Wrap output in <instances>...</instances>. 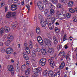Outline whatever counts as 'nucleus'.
I'll list each match as a JSON object with an SVG mask.
<instances>
[{"instance_id": "nucleus-1", "label": "nucleus", "mask_w": 77, "mask_h": 77, "mask_svg": "<svg viewBox=\"0 0 77 77\" xmlns=\"http://www.w3.org/2000/svg\"><path fill=\"white\" fill-rule=\"evenodd\" d=\"M41 51L42 52V53L43 55H45L46 54H47V53H51V54H53L54 52V49L52 48H49L48 50H46L45 49H42Z\"/></svg>"}, {"instance_id": "nucleus-2", "label": "nucleus", "mask_w": 77, "mask_h": 77, "mask_svg": "<svg viewBox=\"0 0 77 77\" xmlns=\"http://www.w3.org/2000/svg\"><path fill=\"white\" fill-rule=\"evenodd\" d=\"M15 12H11V11L8 12L7 14L6 15V17L8 18H10L11 17L14 18L15 17Z\"/></svg>"}, {"instance_id": "nucleus-3", "label": "nucleus", "mask_w": 77, "mask_h": 77, "mask_svg": "<svg viewBox=\"0 0 77 77\" xmlns=\"http://www.w3.org/2000/svg\"><path fill=\"white\" fill-rule=\"evenodd\" d=\"M54 59V57H51L50 59H49L48 60V62L50 63V66L52 67L53 68H54V66L55 65V63L54 62V61H53Z\"/></svg>"}, {"instance_id": "nucleus-4", "label": "nucleus", "mask_w": 77, "mask_h": 77, "mask_svg": "<svg viewBox=\"0 0 77 77\" xmlns=\"http://www.w3.org/2000/svg\"><path fill=\"white\" fill-rule=\"evenodd\" d=\"M53 18L54 20H52V22H49L48 26L50 30H53V29L54 27L53 24H54V21H55V18Z\"/></svg>"}, {"instance_id": "nucleus-5", "label": "nucleus", "mask_w": 77, "mask_h": 77, "mask_svg": "<svg viewBox=\"0 0 77 77\" xmlns=\"http://www.w3.org/2000/svg\"><path fill=\"white\" fill-rule=\"evenodd\" d=\"M47 60L43 58L41 59L39 61V64L41 66H44L45 65L46 63V61Z\"/></svg>"}, {"instance_id": "nucleus-6", "label": "nucleus", "mask_w": 77, "mask_h": 77, "mask_svg": "<svg viewBox=\"0 0 77 77\" xmlns=\"http://www.w3.org/2000/svg\"><path fill=\"white\" fill-rule=\"evenodd\" d=\"M6 52L7 54H11L14 51H13V49L11 48H8L7 49V50L6 51Z\"/></svg>"}, {"instance_id": "nucleus-7", "label": "nucleus", "mask_w": 77, "mask_h": 77, "mask_svg": "<svg viewBox=\"0 0 77 77\" xmlns=\"http://www.w3.org/2000/svg\"><path fill=\"white\" fill-rule=\"evenodd\" d=\"M11 9L12 11H14L17 9V5H16L13 4L11 6Z\"/></svg>"}, {"instance_id": "nucleus-8", "label": "nucleus", "mask_w": 77, "mask_h": 77, "mask_svg": "<svg viewBox=\"0 0 77 77\" xmlns=\"http://www.w3.org/2000/svg\"><path fill=\"white\" fill-rule=\"evenodd\" d=\"M8 70L9 71H14V66L12 65H9L8 66Z\"/></svg>"}, {"instance_id": "nucleus-9", "label": "nucleus", "mask_w": 77, "mask_h": 77, "mask_svg": "<svg viewBox=\"0 0 77 77\" xmlns=\"http://www.w3.org/2000/svg\"><path fill=\"white\" fill-rule=\"evenodd\" d=\"M26 68H27V66H26L25 64L23 65L21 67V71H22V72H26Z\"/></svg>"}, {"instance_id": "nucleus-10", "label": "nucleus", "mask_w": 77, "mask_h": 77, "mask_svg": "<svg viewBox=\"0 0 77 77\" xmlns=\"http://www.w3.org/2000/svg\"><path fill=\"white\" fill-rule=\"evenodd\" d=\"M53 74H54V73L52 71L49 70L48 72V75L49 77H53L54 76Z\"/></svg>"}, {"instance_id": "nucleus-11", "label": "nucleus", "mask_w": 77, "mask_h": 77, "mask_svg": "<svg viewBox=\"0 0 77 77\" xmlns=\"http://www.w3.org/2000/svg\"><path fill=\"white\" fill-rule=\"evenodd\" d=\"M33 71L36 76H38L39 75V74H38V71L37 68L34 69L33 70Z\"/></svg>"}, {"instance_id": "nucleus-12", "label": "nucleus", "mask_w": 77, "mask_h": 77, "mask_svg": "<svg viewBox=\"0 0 77 77\" xmlns=\"http://www.w3.org/2000/svg\"><path fill=\"white\" fill-rule=\"evenodd\" d=\"M68 5L69 6L72 7L74 5V2L73 1H70L68 3Z\"/></svg>"}, {"instance_id": "nucleus-13", "label": "nucleus", "mask_w": 77, "mask_h": 77, "mask_svg": "<svg viewBox=\"0 0 77 77\" xmlns=\"http://www.w3.org/2000/svg\"><path fill=\"white\" fill-rule=\"evenodd\" d=\"M31 70H32L31 68H30V67H28L27 70L25 72L26 75H29L30 74V72L31 71Z\"/></svg>"}, {"instance_id": "nucleus-14", "label": "nucleus", "mask_w": 77, "mask_h": 77, "mask_svg": "<svg viewBox=\"0 0 77 77\" xmlns=\"http://www.w3.org/2000/svg\"><path fill=\"white\" fill-rule=\"evenodd\" d=\"M7 39H9V40L11 41H12L14 39V37L12 35H8Z\"/></svg>"}, {"instance_id": "nucleus-15", "label": "nucleus", "mask_w": 77, "mask_h": 77, "mask_svg": "<svg viewBox=\"0 0 77 77\" xmlns=\"http://www.w3.org/2000/svg\"><path fill=\"white\" fill-rule=\"evenodd\" d=\"M4 32H5L4 28L2 27L0 29V36H2L3 35V34L4 33Z\"/></svg>"}, {"instance_id": "nucleus-16", "label": "nucleus", "mask_w": 77, "mask_h": 77, "mask_svg": "<svg viewBox=\"0 0 77 77\" xmlns=\"http://www.w3.org/2000/svg\"><path fill=\"white\" fill-rule=\"evenodd\" d=\"M37 40L39 43H41V42H43V40L42 39V38L41 36H38L37 37Z\"/></svg>"}, {"instance_id": "nucleus-17", "label": "nucleus", "mask_w": 77, "mask_h": 77, "mask_svg": "<svg viewBox=\"0 0 77 77\" xmlns=\"http://www.w3.org/2000/svg\"><path fill=\"white\" fill-rule=\"evenodd\" d=\"M65 66V63H62L61 64L60 66H59L60 69H63L64 66Z\"/></svg>"}, {"instance_id": "nucleus-18", "label": "nucleus", "mask_w": 77, "mask_h": 77, "mask_svg": "<svg viewBox=\"0 0 77 77\" xmlns=\"http://www.w3.org/2000/svg\"><path fill=\"white\" fill-rule=\"evenodd\" d=\"M45 44L47 45H51V44L49 42V41L47 39L45 40Z\"/></svg>"}, {"instance_id": "nucleus-19", "label": "nucleus", "mask_w": 77, "mask_h": 77, "mask_svg": "<svg viewBox=\"0 0 77 77\" xmlns=\"http://www.w3.org/2000/svg\"><path fill=\"white\" fill-rule=\"evenodd\" d=\"M36 32L37 34H40L41 30L39 27H37L36 28Z\"/></svg>"}, {"instance_id": "nucleus-20", "label": "nucleus", "mask_w": 77, "mask_h": 77, "mask_svg": "<svg viewBox=\"0 0 77 77\" xmlns=\"http://www.w3.org/2000/svg\"><path fill=\"white\" fill-rule=\"evenodd\" d=\"M41 26L43 27H45V22L44 21L42 20L41 22Z\"/></svg>"}, {"instance_id": "nucleus-21", "label": "nucleus", "mask_w": 77, "mask_h": 77, "mask_svg": "<svg viewBox=\"0 0 77 77\" xmlns=\"http://www.w3.org/2000/svg\"><path fill=\"white\" fill-rule=\"evenodd\" d=\"M54 9L51 8L50 10V15H53V14H54Z\"/></svg>"}, {"instance_id": "nucleus-22", "label": "nucleus", "mask_w": 77, "mask_h": 77, "mask_svg": "<svg viewBox=\"0 0 77 77\" xmlns=\"http://www.w3.org/2000/svg\"><path fill=\"white\" fill-rule=\"evenodd\" d=\"M17 25H18V23H17V22H15L14 23L12 24V27H13L14 28H15V27H16L17 26Z\"/></svg>"}, {"instance_id": "nucleus-23", "label": "nucleus", "mask_w": 77, "mask_h": 77, "mask_svg": "<svg viewBox=\"0 0 77 77\" xmlns=\"http://www.w3.org/2000/svg\"><path fill=\"white\" fill-rule=\"evenodd\" d=\"M49 70H45L43 72V74L44 75H47V74H48V72L49 71Z\"/></svg>"}, {"instance_id": "nucleus-24", "label": "nucleus", "mask_w": 77, "mask_h": 77, "mask_svg": "<svg viewBox=\"0 0 77 77\" xmlns=\"http://www.w3.org/2000/svg\"><path fill=\"white\" fill-rule=\"evenodd\" d=\"M26 48V53H28V54H29L30 53V49L28 47H25Z\"/></svg>"}, {"instance_id": "nucleus-25", "label": "nucleus", "mask_w": 77, "mask_h": 77, "mask_svg": "<svg viewBox=\"0 0 77 77\" xmlns=\"http://www.w3.org/2000/svg\"><path fill=\"white\" fill-rule=\"evenodd\" d=\"M26 64L27 66H28V68H29V67L31 68V65H30V63L29 61H27L26 62Z\"/></svg>"}, {"instance_id": "nucleus-26", "label": "nucleus", "mask_w": 77, "mask_h": 77, "mask_svg": "<svg viewBox=\"0 0 77 77\" xmlns=\"http://www.w3.org/2000/svg\"><path fill=\"white\" fill-rule=\"evenodd\" d=\"M61 56H62L63 58H64V59L65 57L66 56V54L65 52H62L61 54Z\"/></svg>"}, {"instance_id": "nucleus-27", "label": "nucleus", "mask_w": 77, "mask_h": 77, "mask_svg": "<svg viewBox=\"0 0 77 77\" xmlns=\"http://www.w3.org/2000/svg\"><path fill=\"white\" fill-rule=\"evenodd\" d=\"M11 44V41L10 40H7L5 42V45H6L8 46V45H9Z\"/></svg>"}, {"instance_id": "nucleus-28", "label": "nucleus", "mask_w": 77, "mask_h": 77, "mask_svg": "<svg viewBox=\"0 0 77 77\" xmlns=\"http://www.w3.org/2000/svg\"><path fill=\"white\" fill-rule=\"evenodd\" d=\"M38 18L39 20L40 21H42V19H43V17L41 14H39L38 16Z\"/></svg>"}, {"instance_id": "nucleus-29", "label": "nucleus", "mask_w": 77, "mask_h": 77, "mask_svg": "<svg viewBox=\"0 0 77 77\" xmlns=\"http://www.w3.org/2000/svg\"><path fill=\"white\" fill-rule=\"evenodd\" d=\"M37 69L38 73H41V71H42V68L39 67Z\"/></svg>"}, {"instance_id": "nucleus-30", "label": "nucleus", "mask_w": 77, "mask_h": 77, "mask_svg": "<svg viewBox=\"0 0 77 77\" xmlns=\"http://www.w3.org/2000/svg\"><path fill=\"white\" fill-rule=\"evenodd\" d=\"M69 11L71 13H74L75 12V10L72 8H69Z\"/></svg>"}, {"instance_id": "nucleus-31", "label": "nucleus", "mask_w": 77, "mask_h": 77, "mask_svg": "<svg viewBox=\"0 0 77 77\" xmlns=\"http://www.w3.org/2000/svg\"><path fill=\"white\" fill-rule=\"evenodd\" d=\"M10 29V28L9 27H5V32H9V30Z\"/></svg>"}, {"instance_id": "nucleus-32", "label": "nucleus", "mask_w": 77, "mask_h": 77, "mask_svg": "<svg viewBox=\"0 0 77 77\" xmlns=\"http://www.w3.org/2000/svg\"><path fill=\"white\" fill-rule=\"evenodd\" d=\"M41 5H43V4L42 3V2L41 1H38L37 3V6H41Z\"/></svg>"}, {"instance_id": "nucleus-33", "label": "nucleus", "mask_w": 77, "mask_h": 77, "mask_svg": "<svg viewBox=\"0 0 77 77\" xmlns=\"http://www.w3.org/2000/svg\"><path fill=\"white\" fill-rule=\"evenodd\" d=\"M38 6L40 10H42V9H43V8L44 7V5H39Z\"/></svg>"}, {"instance_id": "nucleus-34", "label": "nucleus", "mask_w": 77, "mask_h": 77, "mask_svg": "<svg viewBox=\"0 0 77 77\" xmlns=\"http://www.w3.org/2000/svg\"><path fill=\"white\" fill-rule=\"evenodd\" d=\"M51 2L54 4L57 3H58V1L57 0H52Z\"/></svg>"}, {"instance_id": "nucleus-35", "label": "nucleus", "mask_w": 77, "mask_h": 77, "mask_svg": "<svg viewBox=\"0 0 77 77\" xmlns=\"http://www.w3.org/2000/svg\"><path fill=\"white\" fill-rule=\"evenodd\" d=\"M60 15H61V14L59 13V11H57L56 12V15L59 17Z\"/></svg>"}, {"instance_id": "nucleus-36", "label": "nucleus", "mask_w": 77, "mask_h": 77, "mask_svg": "<svg viewBox=\"0 0 77 77\" xmlns=\"http://www.w3.org/2000/svg\"><path fill=\"white\" fill-rule=\"evenodd\" d=\"M55 32H57V33H59V32H60V29H59L57 28H55Z\"/></svg>"}, {"instance_id": "nucleus-37", "label": "nucleus", "mask_w": 77, "mask_h": 77, "mask_svg": "<svg viewBox=\"0 0 77 77\" xmlns=\"http://www.w3.org/2000/svg\"><path fill=\"white\" fill-rule=\"evenodd\" d=\"M47 19H48V20H51V18H52V15H48V16L47 17Z\"/></svg>"}, {"instance_id": "nucleus-38", "label": "nucleus", "mask_w": 77, "mask_h": 77, "mask_svg": "<svg viewBox=\"0 0 77 77\" xmlns=\"http://www.w3.org/2000/svg\"><path fill=\"white\" fill-rule=\"evenodd\" d=\"M49 6L50 7V8H51V9L53 8V4H52L51 3H49Z\"/></svg>"}, {"instance_id": "nucleus-39", "label": "nucleus", "mask_w": 77, "mask_h": 77, "mask_svg": "<svg viewBox=\"0 0 77 77\" xmlns=\"http://www.w3.org/2000/svg\"><path fill=\"white\" fill-rule=\"evenodd\" d=\"M49 20L48 19H47V18H46L45 19V22H46V24H48V25H49Z\"/></svg>"}, {"instance_id": "nucleus-40", "label": "nucleus", "mask_w": 77, "mask_h": 77, "mask_svg": "<svg viewBox=\"0 0 77 77\" xmlns=\"http://www.w3.org/2000/svg\"><path fill=\"white\" fill-rule=\"evenodd\" d=\"M43 3L45 4V5H47V4L48 3L47 0H43Z\"/></svg>"}, {"instance_id": "nucleus-41", "label": "nucleus", "mask_w": 77, "mask_h": 77, "mask_svg": "<svg viewBox=\"0 0 77 77\" xmlns=\"http://www.w3.org/2000/svg\"><path fill=\"white\" fill-rule=\"evenodd\" d=\"M24 58L26 60H29V56L27 55H26V56L24 57Z\"/></svg>"}, {"instance_id": "nucleus-42", "label": "nucleus", "mask_w": 77, "mask_h": 77, "mask_svg": "<svg viewBox=\"0 0 77 77\" xmlns=\"http://www.w3.org/2000/svg\"><path fill=\"white\" fill-rule=\"evenodd\" d=\"M66 17L67 18H70L71 17V14L70 13H67L66 15Z\"/></svg>"}, {"instance_id": "nucleus-43", "label": "nucleus", "mask_w": 77, "mask_h": 77, "mask_svg": "<svg viewBox=\"0 0 77 77\" xmlns=\"http://www.w3.org/2000/svg\"><path fill=\"white\" fill-rule=\"evenodd\" d=\"M23 29L24 32H26V31H27V28L25 26H23Z\"/></svg>"}, {"instance_id": "nucleus-44", "label": "nucleus", "mask_w": 77, "mask_h": 77, "mask_svg": "<svg viewBox=\"0 0 77 77\" xmlns=\"http://www.w3.org/2000/svg\"><path fill=\"white\" fill-rule=\"evenodd\" d=\"M37 52H39L41 51V49L39 48H37L35 50Z\"/></svg>"}, {"instance_id": "nucleus-45", "label": "nucleus", "mask_w": 77, "mask_h": 77, "mask_svg": "<svg viewBox=\"0 0 77 77\" xmlns=\"http://www.w3.org/2000/svg\"><path fill=\"white\" fill-rule=\"evenodd\" d=\"M60 1L62 3H66L67 2V0H60Z\"/></svg>"}, {"instance_id": "nucleus-46", "label": "nucleus", "mask_w": 77, "mask_h": 77, "mask_svg": "<svg viewBox=\"0 0 77 77\" xmlns=\"http://www.w3.org/2000/svg\"><path fill=\"white\" fill-rule=\"evenodd\" d=\"M66 40V35H65L63 36V41H65Z\"/></svg>"}, {"instance_id": "nucleus-47", "label": "nucleus", "mask_w": 77, "mask_h": 77, "mask_svg": "<svg viewBox=\"0 0 77 77\" xmlns=\"http://www.w3.org/2000/svg\"><path fill=\"white\" fill-rule=\"evenodd\" d=\"M57 7L58 8H61V7H62V5H61V4H58L57 6Z\"/></svg>"}, {"instance_id": "nucleus-48", "label": "nucleus", "mask_w": 77, "mask_h": 77, "mask_svg": "<svg viewBox=\"0 0 77 77\" xmlns=\"http://www.w3.org/2000/svg\"><path fill=\"white\" fill-rule=\"evenodd\" d=\"M1 51L2 53H5V49L4 48H2L1 49Z\"/></svg>"}, {"instance_id": "nucleus-49", "label": "nucleus", "mask_w": 77, "mask_h": 77, "mask_svg": "<svg viewBox=\"0 0 77 77\" xmlns=\"http://www.w3.org/2000/svg\"><path fill=\"white\" fill-rule=\"evenodd\" d=\"M60 47H61V46L60 45H58L57 46V48L58 50H60Z\"/></svg>"}, {"instance_id": "nucleus-50", "label": "nucleus", "mask_w": 77, "mask_h": 77, "mask_svg": "<svg viewBox=\"0 0 77 77\" xmlns=\"http://www.w3.org/2000/svg\"><path fill=\"white\" fill-rule=\"evenodd\" d=\"M73 20L74 22H76L77 21V17H75L73 19Z\"/></svg>"}, {"instance_id": "nucleus-51", "label": "nucleus", "mask_w": 77, "mask_h": 77, "mask_svg": "<svg viewBox=\"0 0 77 77\" xmlns=\"http://www.w3.org/2000/svg\"><path fill=\"white\" fill-rule=\"evenodd\" d=\"M60 76L59 75L56 74V73L54 75V77H59Z\"/></svg>"}, {"instance_id": "nucleus-52", "label": "nucleus", "mask_w": 77, "mask_h": 77, "mask_svg": "<svg viewBox=\"0 0 77 77\" xmlns=\"http://www.w3.org/2000/svg\"><path fill=\"white\" fill-rule=\"evenodd\" d=\"M54 44L56 45L57 44V40H54Z\"/></svg>"}, {"instance_id": "nucleus-53", "label": "nucleus", "mask_w": 77, "mask_h": 77, "mask_svg": "<svg viewBox=\"0 0 77 77\" xmlns=\"http://www.w3.org/2000/svg\"><path fill=\"white\" fill-rule=\"evenodd\" d=\"M29 45H33V43L31 41H29Z\"/></svg>"}, {"instance_id": "nucleus-54", "label": "nucleus", "mask_w": 77, "mask_h": 77, "mask_svg": "<svg viewBox=\"0 0 77 77\" xmlns=\"http://www.w3.org/2000/svg\"><path fill=\"white\" fill-rule=\"evenodd\" d=\"M26 7L27 8L28 10L29 11V10H30V6H29V5H26Z\"/></svg>"}, {"instance_id": "nucleus-55", "label": "nucleus", "mask_w": 77, "mask_h": 77, "mask_svg": "<svg viewBox=\"0 0 77 77\" xmlns=\"http://www.w3.org/2000/svg\"><path fill=\"white\" fill-rule=\"evenodd\" d=\"M29 47L31 50L33 49V45H29Z\"/></svg>"}, {"instance_id": "nucleus-56", "label": "nucleus", "mask_w": 77, "mask_h": 77, "mask_svg": "<svg viewBox=\"0 0 77 77\" xmlns=\"http://www.w3.org/2000/svg\"><path fill=\"white\" fill-rule=\"evenodd\" d=\"M11 75L13 76L14 75V70H13L12 71H11Z\"/></svg>"}, {"instance_id": "nucleus-57", "label": "nucleus", "mask_w": 77, "mask_h": 77, "mask_svg": "<svg viewBox=\"0 0 77 77\" xmlns=\"http://www.w3.org/2000/svg\"><path fill=\"white\" fill-rule=\"evenodd\" d=\"M32 56L33 57H35V56H36V53H32Z\"/></svg>"}, {"instance_id": "nucleus-58", "label": "nucleus", "mask_w": 77, "mask_h": 77, "mask_svg": "<svg viewBox=\"0 0 77 77\" xmlns=\"http://www.w3.org/2000/svg\"><path fill=\"white\" fill-rule=\"evenodd\" d=\"M57 75H59V76H60V72L58 71L56 73Z\"/></svg>"}, {"instance_id": "nucleus-59", "label": "nucleus", "mask_w": 77, "mask_h": 77, "mask_svg": "<svg viewBox=\"0 0 77 77\" xmlns=\"http://www.w3.org/2000/svg\"><path fill=\"white\" fill-rule=\"evenodd\" d=\"M65 58L66 59H68V58H69V55L67 54L66 56H65Z\"/></svg>"}, {"instance_id": "nucleus-60", "label": "nucleus", "mask_w": 77, "mask_h": 77, "mask_svg": "<svg viewBox=\"0 0 77 77\" xmlns=\"http://www.w3.org/2000/svg\"><path fill=\"white\" fill-rule=\"evenodd\" d=\"M45 12L46 13H48V9H46L45 11Z\"/></svg>"}, {"instance_id": "nucleus-61", "label": "nucleus", "mask_w": 77, "mask_h": 77, "mask_svg": "<svg viewBox=\"0 0 77 77\" xmlns=\"http://www.w3.org/2000/svg\"><path fill=\"white\" fill-rule=\"evenodd\" d=\"M45 15L46 17L48 15V13L45 12Z\"/></svg>"}, {"instance_id": "nucleus-62", "label": "nucleus", "mask_w": 77, "mask_h": 77, "mask_svg": "<svg viewBox=\"0 0 77 77\" xmlns=\"http://www.w3.org/2000/svg\"><path fill=\"white\" fill-rule=\"evenodd\" d=\"M18 0H13V2H14V3H17Z\"/></svg>"}, {"instance_id": "nucleus-63", "label": "nucleus", "mask_w": 77, "mask_h": 77, "mask_svg": "<svg viewBox=\"0 0 77 77\" xmlns=\"http://www.w3.org/2000/svg\"><path fill=\"white\" fill-rule=\"evenodd\" d=\"M26 55L27 56V55L26 54L25 52H24L23 54V56L24 57V56H26Z\"/></svg>"}, {"instance_id": "nucleus-64", "label": "nucleus", "mask_w": 77, "mask_h": 77, "mask_svg": "<svg viewBox=\"0 0 77 77\" xmlns=\"http://www.w3.org/2000/svg\"><path fill=\"white\" fill-rule=\"evenodd\" d=\"M39 44L40 45H43V44H44V43L43 42H42L41 43H39Z\"/></svg>"}]
</instances>
